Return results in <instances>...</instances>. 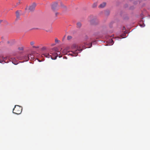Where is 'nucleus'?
<instances>
[{"instance_id":"393cba45","label":"nucleus","mask_w":150,"mask_h":150,"mask_svg":"<svg viewBox=\"0 0 150 150\" xmlns=\"http://www.w3.org/2000/svg\"><path fill=\"white\" fill-rule=\"evenodd\" d=\"M3 60H5V58H4L3 59Z\"/></svg>"},{"instance_id":"9b49d317","label":"nucleus","mask_w":150,"mask_h":150,"mask_svg":"<svg viewBox=\"0 0 150 150\" xmlns=\"http://www.w3.org/2000/svg\"><path fill=\"white\" fill-rule=\"evenodd\" d=\"M72 48L73 49H74V48H76L77 49L78 48V47H77V45L76 44H73L72 45Z\"/></svg>"},{"instance_id":"5701e85b","label":"nucleus","mask_w":150,"mask_h":150,"mask_svg":"<svg viewBox=\"0 0 150 150\" xmlns=\"http://www.w3.org/2000/svg\"><path fill=\"white\" fill-rule=\"evenodd\" d=\"M90 23H91V24H93V23H92V21H90Z\"/></svg>"},{"instance_id":"a878e982","label":"nucleus","mask_w":150,"mask_h":150,"mask_svg":"<svg viewBox=\"0 0 150 150\" xmlns=\"http://www.w3.org/2000/svg\"><path fill=\"white\" fill-rule=\"evenodd\" d=\"M55 50V51H56V49L55 50Z\"/></svg>"},{"instance_id":"1a4fd4ad","label":"nucleus","mask_w":150,"mask_h":150,"mask_svg":"<svg viewBox=\"0 0 150 150\" xmlns=\"http://www.w3.org/2000/svg\"><path fill=\"white\" fill-rule=\"evenodd\" d=\"M43 55L45 57L49 58L51 57V55H50L48 53H45L43 54Z\"/></svg>"},{"instance_id":"39448f33","label":"nucleus","mask_w":150,"mask_h":150,"mask_svg":"<svg viewBox=\"0 0 150 150\" xmlns=\"http://www.w3.org/2000/svg\"><path fill=\"white\" fill-rule=\"evenodd\" d=\"M58 4L57 2H55L54 3L52 6V9L54 10L57 9V6Z\"/></svg>"},{"instance_id":"20e7f679","label":"nucleus","mask_w":150,"mask_h":150,"mask_svg":"<svg viewBox=\"0 0 150 150\" xmlns=\"http://www.w3.org/2000/svg\"><path fill=\"white\" fill-rule=\"evenodd\" d=\"M80 52V51L79 50H77L74 52H72V54H71V55L73 56H77L79 52Z\"/></svg>"},{"instance_id":"7ed1b4c3","label":"nucleus","mask_w":150,"mask_h":150,"mask_svg":"<svg viewBox=\"0 0 150 150\" xmlns=\"http://www.w3.org/2000/svg\"><path fill=\"white\" fill-rule=\"evenodd\" d=\"M52 54V55H51V58L52 59H56L58 56V54L56 52H54L52 53H50Z\"/></svg>"},{"instance_id":"6ab92c4d","label":"nucleus","mask_w":150,"mask_h":150,"mask_svg":"<svg viewBox=\"0 0 150 150\" xmlns=\"http://www.w3.org/2000/svg\"><path fill=\"white\" fill-rule=\"evenodd\" d=\"M31 56V54L28 55V57L29 59V57H30Z\"/></svg>"},{"instance_id":"4be33fe9","label":"nucleus","mask_w":150,"mask_h":150,"mask_svg":"<svg viewBox=\"0 0 150 150\" xmlns=\"http://www.w3.org/2000/svg\"><path fill=\"white\" fill-rule=\"evenodd\" d=\"M58 14V13H55L56 16H57Z\"/></svg>"},{"instance_id":"f3484780","label":"nucleus","mask_w":150,"mask_h":150,"mask_svg":"<svg viewBox=\"0 0 150 150\" xmlns=\"http://www.w3.org/2000/svg\"><path fill=\"white\" fill-rule=\"evenodd\" d=\"M110 41L111 42V44H113L114 42L112 39H110Z\"/></svg>"},{"instance_id":"412c9836","label":"nucleus","mask_w":150,"mask_h":150,"mask_svg":"<svg viewBox=\"0 0 150 150\" xmlns=\"http://www.w3.org/2000/svg\"><path fill=\"white\" fill-rule=\"evenodd\" d=\"M91 46L89 47H91L92 46V43H90Z\"/></svg>"},{"instance_id":"0eeeda50","label":"nucleus","mask_w":150,"mask_h":150,"mask_svg":"<svg viewBox=\"0 0 150 150\" xmlns=\"http://www.w3.org/2000/svg\"><path fill=\"white\" fill-rule=\"evenodd\" d=\"M20 11H17L16 12V18L17 19H20Z\"/></svg>"},{"instance_id":"b1692460","label":"nucleus","mask_w":150,"mask_h":150,"mask_svg":"<svg viewBox=\"0 0 150 150\" xmlns=\"http://www.w3.org/2000/svg\"><path fill=\"white\" fill-rule=\"evenodd\" d=\"M2 20H0V23H1V22L2 21Z\"/></svg>"},{"instance_id":"a211bd4d","label":"nucleus","mask_w":150,"mask_h":150,"mask_svg":"<svg viewBox=\"0 0 150 150\" xmlns=\"http://www.w3.org/2000/svg\"><path fill=\"white\" fill-rule=\"evenodd\" d=\"M19 1L16 3L17 6L19 5L20 4V0H19Z\"/></svg>"},{"instance_id":"9d476101","label":"nucleus","mask_w":150,"mask_h":150,"mask_svg":"<svg viewBox=\"0 0 150 150\" xmlns=\"http://www.w3.org/2000/svg\"><path fill=\"white\" fill-rule=\"evenodd\" d=\"M91 38H90L88 37L86 35L85 36L84 38V40L85 41L89 42L90 41V40H91Z\"/></svg>"},{"instance_id":"6e6552de","label":"nucleus","mask_w":150,"mask_h":150,"mask_svg":"<svg viewBox=\"0 0 150 150\" xmlns=\"http://www.w3.org/2000/svg\"><path fill=\"white\" fill-rule=\"evenodd\" d=\"M35 42H34L33 41H32L30 42V44L31 45L33 46V48H38L39 47L38 46H33V45L34 44Z\"/></svg>"},{"instance_id":"bb28decb","label":"nucleus","mask_w":150,"mask_h":150,"mask_svg":"<svg viewBox=\"0 0 150 150\" xmlns=\"http://www.w3.org/2000/svg\"><path fill=\"white\" fill-rule=\"evenodd\" d=\"M84 43V44H85V45H86V43Z\"/></svg>"},{"instance_id":"ddd939ff","label":"nucleus","mask_w":150,"mask_h":150,"mask_svg":"<svg viewBox=\"0 0 150 150\" xmlns=\"http://www.w3.org/2000/svg\"><path fill=\"white\" fill-rule=\"evenodd\" d=\"M97 3H94L92 7L93 8L97 6Z\"/></svg>"},{"instance_id":"f8f14e48","label":"nucleus","mask_w":150,"mask_h":150,"mask_svg":"<svg viewBox=\"0 0 150 150\" xmlns=\"http://www.w3.org/2000/svg\"><path fill=\"white\" fill-rule=\"evenodd\" d=\"M81 25V23L80 22H78L77 23V27L78 28H80Z\"/></svg>"},{"instance_id":"f257e3e1","label":"nucleus","mask_w":150,"mask_h":150,"mask_svg":"<svg viewBox=\"0 0 150 150\" xmlns=\"http://www.w3.org/2000/svg\"><path fill=\"white\" fill-rule=\"evenodd\" d=\"M22 108L18 105L15 106L13 110V112L16 114H20L22 111Z\"/></svg>"},{"instance_id":"dca6fc26","label":"nucleus","mask_w":150,"mask_h":150,"mask_svg":"<svg viewBox=\"0 0 150 150\" xmlns=\"http://www.w3.org/2000/svg\"><path fill=\"white\" fill-rule=\"evenodd\" d=\"M61 6L62 7H63V8H66V7L65 6H64L62 3H61Z\"/></svg>"},{"instance_id":"423d86ee","label":"nucleus","mask_w":150,"mask_h":150,"mask_svg":"<svg viewBox=\"0 0 150 150\" xmlns=\"http://www.w3.org/2000/svg\"><path fill=\"white\" fill-rule=\"evenodd\" d=\"M106 5V3L105 2H104L100 4L99 6L98 7L100 8H102L105 7Z\"/></svg>"},{"instance_id":"f03ea898","label":"nucleus","mask_w":150,"mask_h":150,"mask_svg":"<svg viewBox=\"0 0 150 150\" xmlns=\"http://www.w3.org/2000/svg\"><path fill=\"white\" fill-rule=\"evenodd\" d=\"M36 6V4L35 3H33L29 7V9L31 11H33L35 9Z\"/></svg>"},{"instance_id":"2eb2a0df","label":"nucleus","mask_w":150,"mask_h":150,"mask_svg":"<svg viewBox=\"0 0 150 150\" xmlns=\"http://www.w3.org/2000/svg\"><path fill=\"white\" fill-rule=\"evenodd\" d=\"M55 41L56 42H59V40L57 39V38H55Z\"/></svg>"},{"instance_id":"4468645a","label":"nucleus","mask_w":150,"mask_h":150,"mask_svg":"<svg viewBox=\"0 0 150 150\" xmlns=\"http://www.w3.org/2000/svg\"><path fill=\"white\" fill-rule=\"evenodd\" d=\"M72 38V37L70 36H68L67 37V39L68 40H71Z\"/></svg>"},{"instance_id":"aec40b11","label":"nucleus","mask_w":150,"mask_h":150,"mask_svg":"<svg viewBox=\"0 0 150 150\" xmlns=\"http://www.w3.org/2000/svg\"><path fill=\"white\" fill-rule=\"evenodd\" d=\"M19 49V50H23V48H18Z\"/></svg>"}]
</instances>
